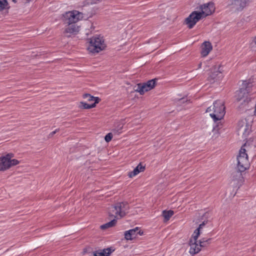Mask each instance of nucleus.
Instances as JSON below:
<instances>
[{"label": "nucleus", "instance_id": "nucleus-7", "mask_svg": "<svg viewBox=\"0 0 256 256\" xmlns=\"http://www.w3.org/2000/svg\"><path fill=\"white\" fill-rule=\"evenodd\" d=\"M106 46L104 40L102 37L93 36L90 40L88 50L92 53H98L104 50Z\"/></svg>", "mask_w": 256, "mask_h": 256}, {"label": "nucleus", "instance_id": "nucleus-2", "mask_svg": "<svg viewBox=\"0 0 256 256\" xmlns=\"http://www.w3.org/2000/svg\"><path fill=\"white\" fill-rule=\"evenodd\" d=\"M252 86L253 84L250 80H244L242 82L241 88L236 92V101L238 102L242 101V102H240L238 106V109L240 110H248V108H246V106L250 101V98L248 96V94L252 90Z\"/></svg>", "mask_w": 256, "mask_h": 256}, {"label": "nucleus", "instance_id": "nucleus-12", "mask_svg": "<svg viewBox=\"0 0 256 256\" xmlns=\"http://www.w3.org/2000/svg\"><path fill=\"white\" fill-rule=\"evenodd\" d=\"M219 68L220 67L217 68L216 66L212 68L210 75L208 78V80L210 82L213 83L216 80H217L218 78H220L221 76V72L220 71Z\"/></svg>", "mask_w": 256, "mask_h": 256}, {"label": "nucleus", "instance_id": "nucleus-14", "mask_svg": "<svg viewBox=\"0 0 256 256\" xmlns=\"http://www.w3.org/2000/svg\"><path fill=\"white\" fill-rule=\"evenodd\" d=\"M212 46L211 43L206 41L202 45L201 54L203 57L208 55L210 52L212 50Z\"/></svg>", "mask_w": 256, "mask_h": 256}, {"label": "nucleus", "instance_id": "nucleus-1", "mask_svg": "<svg viewBox=\"0 0 256 256\" xmlns=\"http://www.w3.org/2000/svg\"><path fill=\"white\" fill-rule=\"evenodd\" d=\"M200 12L194 11L185 19L184 24L188 28H192L200 20L214 12V4L212 2H209L200 5Z\"/></svg>", "mask_w": 256, "mask_h": 256}, {"label": "nucleus", "instance_id": "nucleus-24", "mask_svg": "<svg viewBox=\"0 0 256 256\" xmlns=\"http://www.w3.org/2000/svg\"><path fill=\"white\" fill-rule=\"evenodd\" d=\"M123 125L122 124H118L116 127L112 130V132L115 134H118L121 133V130L122 129Z\"/></svg>", "mask_w": 256, "mask_h": 256}, {"label": "nucleus", "instance_id": "nucleus-28", "mask_svg": "<svg viewBox=\"0 0 256 256\" xmlns=\"http://www.w3.org/2000/svg\"><path fill=\"white\" fill-rule=\"evenodd\" d=\"M250 47L253 50L256 51V36L253 39L250 43Z\"/></svg>", "mask_w": 256, "mask_h": 256}, {"label": "nucleus", "instance_id": "nucleus-13", "mask_svg": "<svg viewBox=\"0 0 256 256\" xmlns=\"http://www.w3.org/2000/svg\"><path fill=\"white\" fill-rule=\"evenodd\" d=\"M190 253L194 255L198 254L201 250L200 247V244L198 245L197 244V240H195L194 238H193V240H190Z\"/></svg>", "mask_w": 256, "mask_h": 256}, {"label": "nucleus", "instance_id": "nucleus-4", "mask_svg": "<svg viewBox=\"0 0 256 256\" xmlns=\"http://www.w3.org/2000/svg\"><path fill=\"white\" fill-rule=\"evenodd\" d=\"M206 112H212L210 115L216 123V122L221 120L225 114V106L224 102L220 100L214 101L213 105L206 109Z\"/></svg>", "mask_w": 256, "mask_h": 256}, {"label": "nucleus", "instance_id": "nucleus-17", "mask_svg": "<svg viewBox=\"0 0 256 256\" xmlns=\"http://www.w3.org/2000/svg\"><path fill=\"white\" fill-rule=\"evenodd\" d=\"M10 168L8 159L4 156L0 158V170L4 171Z\"/></svg>", "mask_w": 256, "mask_h": 256}, {"label": "nucleus", "instance_id": "nucleus-26", "mask_svg": "<svg viewBox=\"0 0 256 256\" xmlns=\"http://www.w3.org/2000/svg\"><path fill=\"white\" fill-rule=\"evenodd\" d=\"M8 5L6 0H0V11H2L6 8Z\"/></svg>", "mask_w": 256, "mask_h": 256}, {"label": "nucleus", "instance_id": "nucleus-21", "mask_svg": "<svg viewBox=\"0 0 256 256\" xmlns=\"http://www.w3.org/2000/svg\"><path fill=\"white\" fill-rule=\"evenodd\" d=\"M113 216L114 217V220H112L110 222H108L100 226L102 230H106V228L112 227L116 225L117 222L116 220V216L114 215Z\"/></svg>", "mask_w": 256, "mask_h": 256}, {"label": "nucleus", "instance_id": "nucleus-20", "mask_svg": "<svg viewBox=\"0 0 256 256\" xmlns=\"http://www.w3.org/2000/svg\"><path fill=\"white\" fill-rule=\"evenodd\" d=\"M222 128V124L220 122H219L217 124L215 123V125L213 127V129L212 130V138H216L218 137L219 134V130Z\"/></svg>", "mask_w": 256, "mask_h": 256}, {"label": "nucleus", "instance_id": "nucleus-37", "mask_svg": "<svg viewBox=\"0 0 256 256\" xmlns=\"http://www.w3.org/2000/svg\"><path fill=\"white\" fill-rule=\"evenodd\" d=\"M206 214H204V216H203V217H207V216H206Z\"/></svg>", "mask_w": 256, "mask_h": 256}, {"label": "nucleus", "instance_id": "nucleus-36", "mask_svg": "<svg viewBox=\"0 0 256 256\" xmlns=\"http://www.w3.org/2000/svg\"><path fill=\"white\" fill-rule=\"evenodd\" d=\"M12 0L14 3H16V0Z\"/></svg>", "mask_w": 256, "mask_h": 256}, {"label": "nucleus", "instance_id": "nucleus-19", "mask_svg": "<svg viewBox=\"0 0 256 256\" xmlns=\"http://www.w3.org/2000/svg\"><path fill=\"white\" fill-rule=\"evenodd\" d=\"M208 220H204L202 224H200L198 227L195 230L194 234H192V238H194L195 240H196L200 235V230L203 228V227L208 223Z\"/></svg>", "mask_w": 256, "mask_h": 256}, {"label": "nucleus", "instance_id": "nucleus-15", "mask_svg": "<svg viewBox=\"0 0 256 256\" xmlns=\"http://www.w3.org/2000/svg\"><path fill=\"white\" fill-rule=\"evenodd\" d=\"M114 249L112 247L108 248L103 250H99L94 252V256H109Z\"/></svg>", "mask_w": 256, "mask_h": 256}, {"label": "nucleus", "instance_id": "nucleus-27", "mask_svg": "<svg viewBox=\"0 0 256 256\" xmlns=\"http://www.w3.org/2000/svg\"><path fill=\"white\" fill-rule=\"evenodd\" d=\"M10 164V168L12 166H14L20 163V162L16 159L10 160H8Z\"/></svg>", "mask_w": 256, "mask_h": 256}, {"label": "nucleus", "instance_id": "nucleus-25", "mask_svg": "<svg viewBox=\"0 0 256 256\" xmlns=\"http://www.w3.org/2000/svg\"><path fill=\"white\" fill-rule=\"evenodd\" d=\"M83 98H86L88 101L94 100V102L96 98H98V97H94V96H92L89 94H84L83 95Z\"/></svg>", "mask_w": 256, "mask_h": 256}, {"label": "nucleus", "instance_id": "nucleus-9", "mask_svg": "<svg viewBox=\"0 0 256 256\" xmlns=\"http://www.w3.org/2000/svg\"><path fill=\"white\" fill-rule=\"evenodd\" d=\"M238 134L246 138L250 132V125L246 120H242L238 121L237 126Z\"/></svg>", "mask_w": 256, "mask_h": 256}, {"label": "nucleus", "instance_id": "nucleus-32", "mask_svg": "<svg viewBox=\"0 0 256 256\" xmlns=\"http://www.w3.org/2000/svg\"><path fill=\"white\" fill-rule=\"evenodd\" d=\"M180 101V103H184V98H182V99H180L179 100Z\"/></svg>", "mask_w": 256, "mask_h": 256}, {"label": "nucleus", "instance_id": "nucleus-6", "mask_svg": "<svg viewBox=\"0 0 256 256\" xmlns=\"http://www.w3.org/2000/svg\"><path fill=\"white\" fill-rule=\"evenodd\" d=\"M129 206L127 202H118L114 206H111L109 210V216L112 217L114 213L116 216L118 215L120 218L125 216L128 213L129 210Z\"/></svg>", "mask_w": 256, "mask_h": 256}, {"label": "nucleus", "instance_id": "nucleus-30", "mask_svg": "<svg viewBox=\"0 0 256 256\" xmlns=\"http://www.w3.org/2000/svg\"><path fill=\"white\" fill-rule=\"evenodd\" d=\"M14 156V154L12 153H9L7 154L6 156H4V157L8 159V160H12V158Z\"/></svg>", "mask_w": 256, "mask_h": 256}, {"label": "nucleus", "instance_id": "nucleus-3", "mask_svg": "<svg viewBox=\"0 0 256 256\" xmlns=\"http://www.w3.org/2000/svg\"><path fill=\"white\" fill-rule=\"evenodd\" d=\"M82 13L76 10L68 12L63 15L64 23L68 24L64 30L66 33L70 34L68 36L72 34H76L79 31V27L76 23L82 18Z\"/></svg>", "mask_w": 256, "mask_h": 256}, {"label": "nucleus", "instance_id": "nucleus-18", "mask_svg": "<svg viewBox=\"0 0 256 256\" xmlns=\"http://www.w3.org/2000/svg\"><path fill=\"white\" fill-rule=\"evenodd\" d=\"M100 100V98H96V99L95 100V102L92 104H88L84 102H80V107L83 109H90L94 108L96 107V104H98Z\"/></svg>", "mask_w": 256, "mask_h": 256}, {"label": "nucleus", "instance_id": "nucleus-16", "mask_svg": "<svg viewBox=\"0 0 256 256\" xmlns=\"http://www.w3.org/2000/svg\"><path fill=\"white\" fill-rule=\"evenodd\" d=\"M145 168V166H143L142 163H140L132 172H128V176L132 178L138 174L140 172H144Z\"/></svg>", "mask_w": 256, "mask_h": 256}, {"label": "nucleus", "instance_id": "nucleus-22", "mask_svg": "<svg viewBox=\"0 0 256 256\" xmlns=\"http://www.w3.org/2000/svg\"><path fill=\"white\" fill-rule=\"evenodd\" d=\"M211 240H212L211 238H201L199 240L200 247V248L202 247H206L207 246H208L210 244Z\"/></svg>", "mask_w": 256, "mask_h": 256}, {"label": "nucleus", "instance_id": "nucleus-35", "mask_svg": "<svg viewBox=\"0 0 256 256\" xmlns=\"http://www.w3.org/2000/svg\"><path fill=\"white\" fill-rule=\"evenodd\" d=\"M201 66H202V63L199 64L198 66V68H200Z\"/></svg>", "mask_w": 256, "mask_h": 256}, {"label": "nucleus", "instance_id": "nucleus-11", "mask_svg": "<svg viewBox=\"0 0 256 256\" xmlns=\"http://www.w3.org/2000/svg\"><path fill=\"white\" fill-rule=\"evenodd\" d=\"M138 234L142 236L143 234V232H141L139 228L136 227L134 228L126 231L124 232V238L126 240H132L136 238Z\"/></svg>", "mask_w": 256, "mask_h": 256}, {"label": "nucleus", "instance_id": "nucleus-5", "mask_svg": "<svg viewBox=\"0 0 256 256\" xmlns=\"http://www.w3.org/2000/svg\"><path fill=\"white\" fill-rule=\"evenodd\" d=\"M238 169L236 176L240 178H242L241 172H244L249 166L248 156L246 153V150L243 147H242L240 150L239 154L237 156Z\"/></svg>", "mask_w": 256, "mask_h": 256}, {"label": "nucleus", "instance_id": "nucleus-29", "mask_svg": "<svg viewBox=\"0 0 256 256\" xmlns=\"http://www.w3.org/2000/svg\"><path fill=\"white\" fill-rule=\"evenodd\" d=\"M112 138V134L111 132L108 133L104 137V140L106 142H110Z\"/></svg>", "mask_w": 256, "mask_h": 256}, {"label": "nucleus", "instance_id": "nucleus-8", "mask_svg": "<svg viewBox=\"0 0 256 256\" xmlns=\"http://www.w3.org/2000/svg\"><path fill=\"white\" fill-rule=\"evenodd\" d=\"M157 79L154 78L148 80L146 82L139 83L135 86L134 90L138 92L141 95L154 88Z\"/></svg>", "mask_w": 256, "mask_h": 256}, {"label": "nucleus", "instance_id": "nucleus-33", "mask_svg": "<svg viewBox=\"0 0 256 256\" xmlns=\"http://www.w3.org/2000/svg\"><path fill=\"white\" fill-rule=\"evenodd\" d=\"M93 0V2H94V3H96V2H100V0Z\"/></svg>", "mask_w": 256, "mask_h": 256}, {"label": "nucleus", "instance_id": "nucleus-34", "mask_svg": "<svg viewBox=\"0 0 256 256\" xmlns=\"http://www.w3.org/2000/svg\"><path fill=\"white\" fill-rule=\"evenodd\" d=\"M254 108H255V110H254V115L256 116V104H255V106H254Z\"/></svg>", "mask_w": 256, "mask_h": 256}, {"label": "nucleus", "instance_id": "nucleus-23", "mask_svg": "<svg viewBox=\"0 0 256 256\" xmlns=\"http://www.w3.org/2000/svg\"><path fill=\"white\" fill-rule=\"evenodd\" d=\"M174 214V212L172 210H163L162 212V216H164V218L165 221L168 220L171 216H173Z\"/></svg>", "mask_w": 256, "mask_h": 256}, {"label": "nucleus", "instance_id": "nucleus-31", "mask_svg": "<svg viewBox=\"0 0 256 256\" xmlns=\"http://www.w3.org/2000/svg\"><path fill=\"white\" fill-rule=\"evenodd\" d=\"M59 131V129H56L54 131L52 132L49 134V138L52 137L57 132Z\"/></svg>", "mask_w": 256, "mask_h": 256}, {"label": "nucleus", "instance_id": "nucleus-10", "mask_svg": "<svg viewBox=\"0 0 256 256\" xmlns=\"http://www.w3.org/2000/svg\"><path fill=\"white\" fill-rule=\"evenodd\" d=\"M249 0H233L230 4L231 10L236 12L242 10L246 4Z\"/></svg>", "mask_w": 256, "mask_h": 256}]
</instances>
